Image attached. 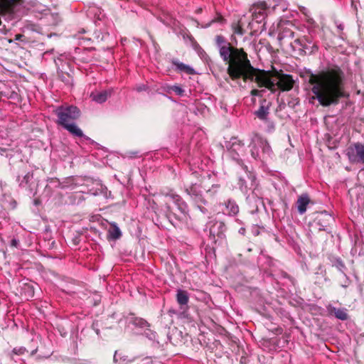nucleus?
<instances>
[{
  "mask_svg": "<svg viewBox=\"0 0 364 364\" xmlns=\"http://www.w3.org/2000/svg\"><path fill=\"white\" fill-rule=\"evenodd\" d=\"M267 4L264 2H261L258 4L254 5L250 9L252 16V21L258 23H262L267 16Z\"/></svg>",
  "mask_w": 364,
  "mask_h": 364,
  "instance_id": "nucleus-11",
  "label": "nucleus"
},
{
  "mask_svg": "<svg viewBox=\"0 0 364 364\" xmlns=\"http://www.w3.org/2000/svg\"><path fill=\"white\" fill-rule=\"evenodd\" d=\"M255 177L254 176H252V181H253Z\"/></svg>",
  "mask_w": 364,
  "mask_h": 364,
  "instance_id": "nucleus-41",
  "label": "nucleus"
},
{
  "mask_svg": "<svg viewBox=\"0 0 364 364\" xmlns=\"http://www.w3.org/2000/svg\"><path fill=\"white\" fill-rule=\"evenodd\" d=\"M62 127L73 136L78 137L84 136L82 131L77 126L74 122L71 123H66Z\"/></svg>",
  "mask_w": 364,
  "mask_h": 364,
  "instance_id": "nucleus-22",
  "label": "nucleus"
},
{
  "mask_svg": "<svg viewBox=\"0 0 364 364\" xmlns=\"http://www.w3.org/2000/svg\"><path fill=\"white\" fill-rule=\"evenodd\" d=\"M250 152L253 159L264 161L270 156L272 150L266 140L255 135L251 141Z\"/></svg>",
  "mask_w": 364,
  "mask_h": 364,
  "instance_id": "nucleus-4",
  "label": "nucleus"
},
{
  "mask_svg": "<svg viewBox=\"0 0 364 364\" xmlns=\"http://www.w3.org/2000/svg\"><path fill=\"white\" fill-rule=\"evenodd\" d=\"M23 37V35L21 34H17L15 36V40H21V38Z\"/></svg>",
  "mask_w": 364,
  "mask_h": 364,
  "instance_id": "nucleus-36",
  "label": "nucleus"
},
{
  "mask_svg": "<svg viewBox=\"0 0 364 364\" xmlns=\"http://www.w3.org/2000/svg\"><path fill=\"white\" fill-rule=\"evenodd\" d=\"M169 90L174 92L178 95H183L184 93V90L182 89L180 86L173 85L169 87Z\"/></svg>",
  "mask_w": 364,
  "mask_h": 364,
  "instance_id": "nucleus-29",
  "label": "nucleus"
},
{
  "mask_svg": "<svg viewBox=\"0 0 364 364\" xmlns=\"http://www.w3.org/2000/svg\"><path fill=\"white\" fill-rule=\"evenodd\" d=\"M326 311L328 316H334L341 321H347L349 318L348 310L346 308H336L328 304L326 306Z\"/></svg>",
  "mask_w": 364,
  "mask_h": 364,
  "instance_id": "nucleus-13",
  "label": "nucleus"
},
{
  "mask_svg": "<svg viewBox=\"0 0 364 364\" xmlns=\"http://www.w3.org/2000/svg\"><path fill=\"white\" fill-rule=\"evenodd\" d=\"M137 90H138L139 91L142 90V87H139Z\"/></svg>",
  "mask_w": 364,
  "mask_h": 364,
  "instance_id": "nucleus-40",
  "label": "nucleus"
},
{
  "mask_svg": "<svg viewBox=\"0 0 364 364\" xmlns=\"http://www.w3.org/2000/svg\"><path fill=\"white\" fill-rule=\"evenodd\" d=\"M176 301L178 304L181 306V309H183V306H186V309H187V304L189 301V296L186 291L178 289L176 294Z\"/></svg>",
  "mask_w": 364,
  "mask_h": 364,
  "instance_id": "nucleus-21",
  "label": "nucleus"
},
{
  "mask_svg": "<svg viewBox=\"0 0 364 364\" xmlns=\"http://www.w3.org/2000/svg\"><path fill=\"white\" fill-rule=\"evenodd\" d=\"M310 200L307 195L301 196L296 202L297 209L300 214H304L306 210V206L309 203Z\"/></svg>",
  "mask_w": 364,
  "mask_h": 364,
  "instance_id": "nucleus-24",
  "label": "nucleus"
},
{
  "mask_svg": "<svg viewBox=\"0 0 364 364\" xmlns=\"http://www.w3.org/2000/svg\"><path fill=\"white\" fill-rule=\"evenodd\" d=\"M234 33L237 35H243L244 31L242 26L239 23H234L232 26Z\"/></svg>",
  "mask_w": 364,
  "mask_h": 364,
  "instance_id": "nucleus-28",
  "label": "nucleus"
},
{
  "mask_svg": "<svg viewBox=\"0 0 364 364\" xmlns=\"http://www.w3.org/2000/svg\"><path fill=\"white\" fill-rule=\"evenodd\" d=\"M198 208H200V210L203 213H205V208H202V207H200V205H198Z\"/></svg>",
  "mask_w": 364,
  "mask_h": 364,
  "instance_id": "nucleus-38",
  "label": "nucleus"
},
{
  "mask_svg": "<svg viewBox=\"0 0 364 364\" xmlns=\"http://www.w3.org/2000/svg\"><path fill=\"white\" fill-rule=\"evenodd\" d=\"M286 106H287V105L284 102H280L276 109V112L282 111L283 109H285Z\"/></svg>",
  "mask_w": 364,
  "mask_h": 364,
  "instance_id": "nucleus-33",
  "label": "nucleus"
},
{
  "mask_svg": "<svg viewBox=\"0 0 364 364\" xmlns=\"http://www.w3.org/2000/svg\"><path fill=\"white\" fill-rule=\"evenodd\" d=\"M225 207L223 212L230 215L235 216L239 213V206L236 202L232 199H228L223 204Z\"/></svg>",
  "mask_w": 364,
  "mask_h": 364,
  "instance_id": "nucleus-19",
  "label": "nucleus"
},
{
  "mask_svg": "<svg viewBox=\"0 0 364 364\" xmlns=\"http://www.w3.org/2000/svg\"><path fill=\"white\" fill-rule=\"evenodd\" d=\"M343 73L338 68L320 71V105H337L341 97H349L343 87Z\"/></svg>",
  "mask_w": 364,
  "mask_h": 364,
  "instance_id": "nucleus-1",
  "label": "nucleus"
},
{
  "mask_svg": "<svg viewBox=\"0 0 364 364\" xmlns=\"http://www.w3.org/2000/svg\"><path fill=\"white\" fill-rule=\"evenodd\" d=\"M278 81L275 82V87L283 91H288L293 88L295 83L292 76L287 74H279L277 76Z\"/></svg>",
  "mask_w": 364,
  "mask_h": 364,
  "instance_id": "nucleus-12",
  "label": "nucleus"
},
{
  "mask_svg": "<svg viewBox=\"0 0 364 364\" xmlns=\"http://www.w3.org/2000/svg\"><path fill=\"white\" fill-rule=\"evenodd\" d=\"M230 145L228 146L230 156L235 160L239 165H241L245 170L247 166L244 165L241 156L245 154V145L237 138H233L230 141Z\"/></svg>",
  "mask_w": 364,
  "mask_h": 364,
  "instance_id": "nucleus-7",
  "label": "nucleus"
},
{
  "mask_svg": "<svg viewBox=\"0 0 364 364\" xmlns=\"http://www.w3.org/2000/svg\"><path fill=\"white\" fill-rule=\"evenodd\" d=\"M33 178V173L31 172H28L26 173L25 175L23 176H20L18 175V177H17V181H18L19 183V185L21 186H26L29 181Z\"/></svg>",
  "mask_w": 364,
  "mask_h": 364,
  "instance_id": "nucleus-26",
  "label": "nucleus"
},
{
  "mask_svg": "<svg viewBox=\"0 0 364 364\" xmlns=\"http://www.w3.org/2000/svg\"><path fill=\"white\" fill-rule=\"evenodd\" d=\"M239 233L241 235H245V229L244 228H241L239 230Z\"/></svg>",
  "mask_w": 364,
  "mask_h": 364,
  "instance_id": "nucleus-35",
  "label": "nucleus"
},
{
  "mask_svg": "<svg viewBox=\"0 0 364 364\" xmlns=\"http://www.w3.org/2000/svg\"><path fill=\"white\" fill-rule=\"evenodd\" d=\"M171 63L176 67V70L180 73H183L187 75H193L195 74V70L193 68L190 67L188 65H186L177 59H172Z\"/></svg>",
  "mask_w": 364,
  "mask_h": 364,
  "instance_id": "nucleus-20",
  "label": "nucleus"
},
{
  "mask_svg": "<svg viewBox=\"0 0 364 364\" xmlns=\"http://www.w3.org/2000/svg\"><path fill=\"white\" fill-rule=\"evenodd\" d=\"M186 193L196 201L197 203H205V200L202 196L201 188L199 185L195 183L186 187Z\"/></svg>",
  "mask_w": 364,
  "mask_h": 364,
  "instance_id": "nucleus-15",
  "label": "nucleus"
},
{
  "mask_svg": "<svg viewBox=\"0 0 364 364\" xmlns=\"http://www.w3.org/2000/svg\"><path fill=\"white\" fill-rule=\"evenodd\" d=\"M299 103V100L296 97H289L287 100V105L290 108H294Z\"/></svg>",
  "mask_w": 364,
  "mask_h": 364,
  "instance_id": "nucleus-27",
  "label": "nucleus"
},
{
  "mask_svg": "<svg viewBox=\"0 0 364 364\" xmlns=\"http://www.w3.org/2000/svg\"><path fill=\"white\" fill-rule=\"evenodd\" d=\"M350 162L364 164V144L356 142L347 149L346 153Z\"/></svg>",
  "mask_w": 364,
  "mask_h": 364,
  "instance_id": "nucleus-8",
  "label": "nucleus"
},
{
  "mask_svg": "<svg viewBox=\"0 0 364 364\" xmlns=\"http://www.w3.org/2000/svg\"><path fill=\"white\" fill-rule=\"evenodd\" d=\"M122 236V232L119 227L115 224H111L108 230V237L112 240H117Z\"/></svg>",
  "mask_w": 364,
  "mask_h": 364,
  "instance_id": "nucleus-25",
  "label": "nucleus"
},
{
  "mask_svg": "<svg viewBox=\"0 0 364 364\" xmlns=\"http://www.w3.org/2000/svg\"><path fill=\"white\" fill-rule=\"evenodd\" d=\"M326 311L328 316H334L341 321H347L349 318L348 310L346 308H336L328 304L326 306Z\"/></svg>",
  "mask_w": 364,
  "mask_h": 364,
  "instance_id": "nucleus-14",
  "label": "nucleus"
},
{
  "mask_svg": "<svg viewBox=\"0 0 364 364\" xmlns=\"http://www.w3.org/2000/svg\"><path fill=\"white\" fill-rule=\"evenodd\" d=\"M11 244H12V245L16 246V245H17V241H16V240H12V241H11Z\"/></svg>",
  "mask_w": 364,
  "mask_h": 364,
  "instance_id": "nucleus-37",
  "label": "nucleus"
},
{
  "mask_svg": "<svg viewBox=\"0 0 364 364\" xmlns=\"http://www.w3.org/2000/svg\"><path fill=\"white\" fill-rule=\"evenodd\" d=\"M270 106V102L266 100H262L261 101L259 109L255 112V115L260 120L267 121L269 114Z\"/></svg>",
  "mask_w": 364,
  "mask_h": 364,
  "instance_id": "nucleus-17",
  "label": "nucleus"
},
{
  "mask_svg": "<svg viewBox=\"0 0 364 364\" xmlns=\"http://www.w3.org/2000/svg\"><path fill=\"white\" fill-rule=\"evenodd\" d=\"M117 352L116 351L115 352V354L114 355V359L116 360L117 359Z\"/></svg>",
  "mask_w": 364,
  "mask_h": 364,
  "instance_id": "nucleus-39",
  "label": "nucleus"
},
{
  "mask_svg": "<svg viewBox=\"0 0 364 364\" xmlns=\"http://www.w3.org/2000/svg\"><path fill=\"white\" fill-rule=\"evenodd\" d=\"M301 77L305 82V89L309 91V102L314 105L315 100H318V75L314 74L311 70H304Z\"/></svg>",
  "mask_w": 364,
  "mask_h": 364,
  "instance_id": "nucleus-5",
  "label": "nucleus"
},
{
  "mask_svg": "<svg viewBox=\"0 0 364 364\" xmlns=\"http://www.w3.org/2000/svg\"><path fill=\"white\" fill-rule=\"evenodd\" d=\"M138 364H161L158 361H154L150 357H145L140 360Z\"/></svg>",
  "mask_w": 364,
  "mask_h": 364,
  "instance_id": "nucleus-30",
  "label": "nucleus"
},
{
  "mask_svg": "<svg viewBox=\"0 0 364 364\" xmlns=\"http://www.w3.org/2000/svg\"><path fill=\"white\" fill-rule=\"evenodd\" d=\"M262 90H258L256 89H254L251 91V95L252 96H262Z\"/></svg>",
  "mask_w": 364,
  "mask_h": 364,
  "instance_id": "nucleus-34",
  "label": "nucleus"
},
{
  "mask_svg": "<svg viewBox=\"0 0 364 364\" xmlns=\"http://www.w3.org/2000/svg\"><path fill=\"white\" fill-rule=\"evenodd\" d=\"M224 19L223 18L222 16H218V17L213 18L208 24V26H210V24H212L213 23H215V22H218V23H222L223 22Z\"/></svg>",
  "mask_w": 364,
  "mask_h": 364,
  "instance_id": "nucleus-31",
  "label": "nucleus"
},
{
  "mask_svg": "<svg viewBox=\"0 0 364 364\" xmlns=\"http://www.w3.org/2000/svg\"><path fill=\"white\" fill-rule=\"evenodd\" d=\"M334 222V218L331 214L326 210H320V230L328 231Z\"/></svg>",
  "mask_w": 364,
  "mask_h": 364,
  "instance_id": "nucleus-16",
  "label": "nucleus"
},
{
  "mask_svg": "<svg viewBox=\"0 0 364 364\" xmlns=\"http://www.w3.org/2000/svg\"><path fill=\"white\" fill-rule=\"evenodd\" d=\"M53 112L58 117L57 123L60 126L73 122L80 116V109L73 105H61L56 107Z\"/></svg>",
  "mask_w": 364,
  "mask_h": 364,
  "instance_id": "nucleus-6",
  "label": "nucleus"
},
{
  "mask_svg": "<svg viewBox=\"0 0 364 364\" xmlns=\"http://www.w3.org/2000/svg\"><path fill=\"white\" fill-rule=\"evenodd\" d=\"M225 225L222 221H215L210 227L209 237L215 243L225 237Z\"/></svg>",
  "mask_w": 364,
  "mask_h": 364,
  "instance_id": "nucleus-9",
  "label": "nucleus"
},
{
  "mask_svg": "<svg viewBox=\"0 0 364 364\" xmlns=\"http://www.w3.org/2000/svg\"><path fill=\"white\" fill-rule=\"evenodd\" d=\"M247 200L249 203L250 208H251L252 213L257 212L259 207L264 206L262 198L257 196L255 191L247 197Z\"/></svg>",
  "mask_w": 364,
  "mask_h": 364,
  "instance_id": "nucleus-18",
  "label": "nucleus"
},
{
  "mask_svg": "<svg viewBox=\"0 0 364 364\" xmlns=\"http://www.w3.org/2000/svg\"><path fill=\"white\" fill-rule=\"evenodd\" d=\"M111 92L107 90H103L101 92H92L90 97L92 100L97 103H103L105 102L109 96H110Z\"/></svg>",
  "mask_w": 364,
  "mask_h": 364,
  "instance_id": "nucleus-23",
  "label": "nucleus"
},
{
  "mask_svg": "<svg viewBox=\"0 0 364 364\" xmlns=\"http://www.w3.org/2000/svg\"><path fill=\"white\" fill-rule=\"evenodd\" d=\"M239 186L242 191H244L247 188V186H246V183L245 181V180L241 178L239 179Z\"/></svg>",
  "mask_w": 364,
  "mask_h": 364,
  "instance_id": "nucleus-32",
  "label": "nucleus"
},
{
  "mask_svg": "<svg viewBox=\"0 0 364 364\" xmlns=\"http://www.w3.org/2000/svg\"><path fill=\"white\" fill-rule=\"evenodd\" d=\"M252 66V68H247L243 71L242 75L237 78H230L232 80H240L242 78L245 81L250 80L255 81L259 87H265L271 90L275 89V82L272 81L264 71H259Z\"/></svg>",
  "mask_w": 364,
  "mask_h": 364,
  "instance_id": "nucleus-3",
  "label": "nucleus"
},
{
  "mask_svg": "<svg viewBox=\"0 0 364 364\" xmlns=\"http://www.w3.org/2000/svg\"><path fill=\"white\" fill-rule=\"evenodd\" d=\"M129 322L136 327L141 328H146L144 334L148 340L154 341L156 339V333L148 328V327H149V324L144 318L132 316L129 318Z\"/></svg>",
  "mask_w": 364,
  "mask_h": 364,
  "instance_id": "nucleus-10",
  "label": "nucleus"
},
{
  "mask_svg": "<svg viewBox=\"0 0 364 364\" xmlns=\"http://www.w3.org/2000/svg\"><path fill=\"white\" fill-rule=\"evenodd\" d=\"M215 43L219 53L224 62L228 64L227 72L229 78H237L242 75L247 68H252L247 54L242 48H237L231 46L220 35L216 36Z\"/></svg>",
  "mask_w": 364,
  "mask_h": 364,
  "instance_id": "nucleus-2",
  "label": "nucleus"
}]
</instances>
